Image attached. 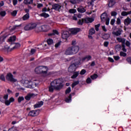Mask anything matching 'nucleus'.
Listing matches in <instances>:
<instances>
[{
	"label": "nucleus",
	"instance_id": "61",
	"mask_svg": "<svg viewBox=\"0 0 131 131\" xmlns=\"http://www.w3.org/2000/svg\"><path fill=\"white\" fill-rule=\"evenodd\" d=\"M121 15L123 16H125L128 15L127 14V12H125V11H123L121 13Z\"/></svg>",
	"mask_w": 131,
	"mask_h": 131
},
{
	"label": "nucleus",
	"instance_id": "35",
	"mask_svg": "<svg viewBox=\"0 0 131 131\" xmlns=\"http://www.w3.org/2000/svg\"><path fill=\"white\" fill-rule=\"evenodd\" d=\"M84 22H85V19L82 18V20L79 19V21H78V25H82Z\"/></svg>",
	"mask_w": 131,
	"mask_h": 131
},
{
	"label": "nucleus",
	"instance_id": "9",
	"mask_svg": "<svg viewBox=\"0 0 131 131\" xmlns=\"http://www.w3.org/2000/svg\"><path fill=\"white\" fill-rule=\"evenodd\" d=\"M70 33L68 31H64L63 32L61 35L62 39L67 40V39L70 37Z\"/></svg>",
	"mask_w": 131,
	"mask_h": 131
},
{
	"label": "nucleus",
	"instance_id": "2",
	"mask_svg": "<svg viewBox=\"0 0 131 131\" xmlns=\"http://www.w3.org/2000/svg\"><path fill=\"white\" fill-rule=\"evenodd\" d=\"M79 65H81V59H75V62L70 64L68 71L70 73H73L76 71Z\"/></svg>",
	"mask_w": 131,
	"mask_h": 131
},
{
	"label": "nucleus",
	"instance_id": "37",
	"mask_svg": "<svg viewBox=\"0 0 131 131\" xmlns=\"http://www.w3.org/2000/svg\"><path fill=\"white\" fill-rule=\"evenodd\" d=\"M79 84V81L78 80L77 81L74 82L72 84V88H74L76 85H78Z\"/></svg>",
	"mask_w": 131,
	"mask_h": 131
},
{
	"label": "nucleus",
	"instance_id": "21",
	"mask_svg": "<svg viewBox=\"0 0 131 131\" xmlns=\"http://www.w3.org/2000/svg\"><path fill=\"white\" fill-rule=\"evenodd\" d=\"M34 0H24V4L25 5H31L33 4Z\"/></svg>",
	"mask_w": 131,
	"mask_h": 131
},
{
	"label": "nucleus",
	"instance_id": "39",
	"mask_svg": "<svg viewBox=\"0 0 131 131\" xmlns=\"http://www.w3.org/2000/svg\"><path fill=\"white\" fill-rule=\"evenodd\" d=\"M120 55L121 57H125L126 56L127 54H126V53L123 52V51H121V52H120Z\"/></svg>",
	"mask_w": 131,
	"mask_h": 131
},
{
	"label": "nucleus",
	"instance_id": "7",
	"mask_svg": "<svg viewBox=\"0 0 131 131\" xmlns=\"http://www.w3.org/2000/svg\"><path fill=\"white\" fill-rule=\"evenodd\" d=\"M40 112V110H32L28 113V116L30 117H35L39 115Z\"/></svg>",
	"mask_w": 131,
	"mask_h": 131
},
{
	"label": "nucleus",
	"instance_id": "20",
	"mask_svg": "<svg viewBox=\"0 0 131 131\" xmlns=\"http://www.w3.org/2000/svg\"><path fill=\"white\" fill-rule=\"evenodd\" d=\"M124 23L125 26H128L131 23V19L128 17L124 20Z\"/></svg>",
	"mask_w": 131,
	"mask_h": 131
},
{
	"label": "nucleus",
	"instance_id": "26",
	"mask_svg": "<svg viewBox=\"0 0 131 131\" xmlns=\"http://www.w3.org/2000/svg\"><path fill=\"white\" fill-rule=\"evenodd\" d=\"M55 34H56L57 35H58V34H59L58 31L56 30H53V33H49L48 34V35H49V36H52V35H55Z\"/></svg>",
	"mask_w": 131,
	"mask_h": 131
},
{
	"label": "nucleus",
	"instance_id": "55",
	"mask_svg": "<svg viewBox=\"0 0 131 131\" xmlns=\"http://www.w3.org/2000/svg\"><path fill=\"white\" fill-rule=\"evenodd\" d=\"M121 48V45H117L115 46V49H117L118 51H119Z\"/></svg>",
	"mask_w": 131,
	"mask_h": 131
},
{
	"label": "nucleus",
	"instance_id": "32",
	"mask_svg": "<svg viewBox=\"0 0 131 131\" xmlns=\"http://www.w3.org/2000/svg\"><path fill=\"white\" fill-rule=\"evenodd\" d=\"M96 31L94 28H91L89 30V34L91 35H93V34H95Z\"/></svg>",
	"mask_w": 131,
	"mask_h": 131
},
{
	"label": "nucleus",
	"instance_id": "14",
	"mask_svg": "<svg viewBox=\"0 0 131 131\" xmlns=\"http://www.w3.org/2000/svg\"><path fill=\"white\" fill-rule=\"evenodd\" d=\"M43 105V101H40L39 102H38L37 103H36L35 104H34L33 106L34 108H40Z\"/></svg>",
	"mask_w": 131,
	"mask_h": 131
},
{
	"label": "nucleus",
	"instance_id": "52",
	"mask_svg": "<svg viewBox=\"0 0 131 131\" xmlns=\"http://www.w3.org/2000/svg\"><path fill=\"white\" fill-rule=\"evenodd\" d=\"M61 42V41H58V42H57V43L55 44V48H58V47L60 46Z\"/></svg>",
	"mask_w": 131,
	"mask_h": 131
},
{
	"label": "nucleus",
	"instance_id": "29",
	"mask_svg": "<svg viewBox=\"0 0 131 131\" xmlns=\"http://www.w3.org/2000/svg\"><path fill=\"white\" fill-rule=\"evenodd\" d=\"M25 100V98L23 96H19L17 98V102L18 103H20L22 101Z\"/></svg>",
	"mask_w": 131,
	"mask_h": 131
},
{
	"label": "nucleus",
	"instance_id": "1",
	"mask_svg": "<svg viewBox=\"0 0 131 131\" xmlns=\"http://www.w3.org/2000/svg\"><path fill=\"white\" fill-rule=\"evenodd\" d=\"M63 87V81L61 78L54 79L50 83L49 86L50 93H53L54 90L59 91Z\"/></svg>",
	"mask_w": 131,
	"mask_h": 131
},
{
	"label": "nucleus",
	"instance_id": "43",
	"mask_svg": "<svg viewBox=\"0 0 131 131\" xmlns=\"http://www.w3.org/2000/svg\"><path fill=\"white\" fill-rule=\"evenodd\" d=\"M71 92V88L69 87L66 91V94L67 95L68 94H70Z\"/></svg>",
	"mask_w": 131,
	"mask_h": 131
},
{
	"label": "nucleus",
	"instance_id": "12",
	"mask_svg": "<svg viewBox=\"0 0 131 131\" xmlns=\"http://www.w3.org/2000/svg\"><path fill=\"white\" fill-rule=\"evenodd\" d=\"M92 56L89 55H86L84 57H83L81 59H80V61L84 62V61H90L92 59Z\"/></svg>",
	"mask_w": 131,
	"mask_h": 131
},
{
	"label": "nucleus",
	"instance_id": "34",
	"mask_svg": "<svg viewBox=\"0 0 131 131\" xmlns=\"http://www.w3.org/2000/svg\"><path fill=\"white\" fill-rule=\"evenodd\" d=\"M113 34H114V35H116V36H119V35H121V32L120 30L116 32H113Z\"/></svg>",
	"mask_w": 131,
	"mask_h": 131
},
{
	"label": "nucleus",
	"instance_id": "15",
	"mask_svg": "<svg viewBox=\"0 0 131 131\" xmlns=\"http://www.w3.org/2000/svg\"><path fill=\"white\" fill-rule=\"evenodd\" d=\"M65 54L66 55H71L73 54V52H72V48H71V47L68 48L66 50V51L65 52Z\"/></svg>",
	"mask_w": 131,
	"mask_h": 131
},
{
	"label": "nucleus",
	"instance_id": "11",
	"mask_svg": "<svg viewBox=\"0 0 131 131\" xmlns=\"http://www.w3.org/2000/svg\"><path fill=\"white\" fill-rule=\"evenodd\" d=\"M41 31L42 32H48L49 30L50 29V27L49 26V25H44L40 27Z\"/></svg>",
	"mask_w": 131,
	"mask_h": 131
},
{
	"label": "nucleus",
	"instance_id": "54",
	"mask_svg": "<svg viewBox=\"0 0 131 131\" xmlns=\"http://www.w3.org/2000/svg\"><path fill=\"white\" fill-rule=\"evenodd\" d=\"M17 14V11L14 10L12 11V13H11L12 15L13 16H15Z\"/></svg>",
	"mask_w": 131,
	"mask_h": 131
},
{
	"label": "nucleus",
	"instance_id": "22",
	"mask_svg": "<svg viewBox=\"0 0 131 131\" xmlns=\"http://www.w3.org/2000/svg\"><path fill=\"white\" fill-rule=\"evenodd\" d=\"M116 4L115 0H110L108 2V7L112 8Z\"/></svg>",
	"mask_w": 131,
	"mask_h": 131
},
{
	"label": "nucleus",
	"instance_id": "10",
	"mask_svg": "<svg viewBox=\"0 0 131 131\" xmlns=\"http://www.w3.org/2000/svg\"><path fill=\"white\" fill-rule=\"evenodd\" d=\"M71 47L73 54H77L79 51V47L78 46H73Z\"/></svg>",
	"mask_w": 131,
	"mask_h": 131
},
{
	"label": "nucleus",
	"instance_id": "40",
	"mask_svg": "<svg viewBox=\"0 0 131 131\" xmlns=\"http://www.w3.org/2000/svg\"><path fill=\"white\" fill-rule=\"evenodd\" d=\"M102 38H103L104 40H107V39L109 38V36H108V34H104L103 35Z\"/></svg>",
	"mask_w": 131,
	"mask_h": 131
},
{
	"label": "nucleus",
	"instance_id": "45",
	"mask_svg": "<svg viewBox=\"0 0 131 131\" xmlns=\"http://www.w3.org/2000/svg\"><path fill=\"white\" fill-rule=\"evenodd\" d=\"M86 73V71L85 70H84V69H82L81 71H80V75H84L85 73Z\"/></svg>",
	"mask_w": 131,
	"mask_h": 131
},
{
	"label": "nucleus",
	"instance_id": "48",
	"mask_svg": "<svg viewBox=\"0 0 131 131\" xmlns=\"http://www.w3.org/2000/svg\"><path fill=\"white\" fill-rule=\"evenodd\" d=\"M100 26V24L95 26V30H96V31H99Z\"/></svg>",
	"mask_w": 131,
	"mask_h": 131
},
{
	"label": "nucleus",
	"instance_id": "58",
	"mask_svg": "<svg viewBox=\"0 0 131 131\" xmlns=\"http://www.w3.org/2000/svg\"><path fill=\"white\" fill-rule=\"evenodd\" d=\"M113 57L116 61H118L120 59V57L119 56H113Z\"/></svg>",
	"mask_w": 131,
	"mask_h": 131
},
{
	"label": "nucleus",
	"instance_id": "59",
	"mask_svg": "<svg viewBox=\"0 0 131 131\" xmlns=\"http://www.w3.org/2000/svg\"><path fill=\"white\" fill-rule=\"evenodd\" d=\"M9 100L10 102V103H13L15 101V99L13 97L10 98Z\"/></svg>",
	"mask_w": 131,
	"mask_h": 131
},
{
	"label": "nucleus",
	"instance_id": "25",
	"mask_svg": "<svg viewBox=\"0 0 131 131\" xmlns=\"http://www.w3.org/2000/svg\"><path fill=\"white\" fill-rule=\"evenodd\" d=\"M79 75V72H74L73 75L71 77L72 79H75L76 78L78 75Z\"/></svg>",
	"mask_w": 131,
	"mask_h": 131
},
{
	"label": "nucleus",
	"instance_id": "3",
	"mask_svg": "<svg viewBox=\"0 0 131 131\" xmlns=\"http://www.w3.org/2000/svg\"><path fill=\"white\" fill-rule=\"evenodd\" d=\"M48 70L49 69L47 67L41 66V67L36 68L34 72L37 74H47L48 73Z\"/></svg>",
	"mask_w": 131,
	"mask_h": 131
},
{
	"label": "nucleus",
	"instance_id": "41",
	"mask_svg": "<svg viewBox=\"0 0 131 131\" xmlns=\"http://www.w3.org/2000/svg\"><path fill=\"white\" fill-rule=\"evenodd\" d=\"M76 12V10L74 9H71L69 10V13L72 14H75Z\"/></svg>",
	"mask_w": 131,
	"mask_h": 131
},
{
	"label": "nucleus",
	"instance_id": "60",
	"mask_svg": "<svg viewBox=\"0 0 131 131\" xmlns=\"http://www.w3.org/2000/svg\"><path fill=\"white\" fill-rule=\"evenodd\" d=\"M12 3L13 4V6H16L18 3L17 0H12Z\"/></svg>",
	"mask_w": 131,
	"mask_h": 131
},
{
	"label": "nucleus",
	"instance_id": "63",
	"mask_svg": "<svg viewBox=\"0 0 131 131\" xmlns=\"http://www.w3.org/2000/svg\"><path fill=\"white\" fill-rule=\"evenodd\" d=\"M115 23V19H112L111 20L110 24H111V25H114Z\"/></svg>",
	"mask_w": 131,
	"mask_h": 131
},
{
	"label": "nucleus",
	"instance_id": "42",
	"mask_svg": "<svg viewBox=\"0 0 131 131\" xmlns=\"http://www.w3.org/2000/svg\"><path fill=\"white\" fill-rule=\"evenodd\" d=\"M126 61L131 65V56H128L126 59Z\"/></svg>",
	"mask_w": 131,
	"mask_h": 131
},
{
	"label": "nucleus",
	"instance_id": "50",
	"mask_svg": "<svg viewBox=\"0 0 131 131\" xmlns=\"http://www.w3.org/2000/svg\"><path fill=\"white\" fill-rule=\"evenodd\" d=\"M36 52V50L35 49H31L30 51V53L32 55L34 54Z\"/></svg>",
	"mask_w": 131,
	"mask_h": 131
},
{
	"label": "nucleus",
	"instance_id": "17",
	"mask_svg": "<svg viewBox=\"0 0 131 131\" xmlns=\"http://www.w3.org/2000/svg\"><path fill=\"white\" fill-rule=\"evenodd\" d=\"M117 40L119 42V43H122V45L125 44V41L126 39L124 38H121V37H117Z\"/></svg>",
	"mask_w": 131,
	"mask_h": 131
},
{
	"label": "nucleus",
	"instance_id": "47",
	"mask_svg": "<svg viewBox=\"0 0 131 131\" xmlns=\"http://www.w3.org/2000/svg\"><path fill=\"white\" fill-rule=\"evenodd\" d=\"M104 21H105V25L108 26L110 23V18H109V17L107 18Z\"/></svg>",
	"mask_w": 131,
	"mask_h": 131
},
{
	"label": "nucleus",
	"instance_id": "31",
	"mask_svg": "<svg viewBox=\"0 0 131 131\" xmlns=\"http://www.w3.org/2000/svg\"><path fill=\"white\" fill-rule=\"evenodd\" d=\"M71 96V95H69L68 97H67L65 99V101L66 102V103H69L72 101V98Z\"/></svg>",
	"mask_w": 131,
	"mask_h": 131
},
{
	"label": "nucleus",
	"instance_id": "28",
	"mask_svg": "<svg viewBox=\"0 0 131 131\" xmlns=\"http://www.w3.org/2000/svg\"><path fill=\"white\" fill-rule=\"evenodd\" d=\"M80 0H70L69 1V2L73 5L78 4L80 3Z\"/></svg>",
	"mask_w": 131,
	"mask_h": 131
},
{
	"label": "nucleus",
	"instance_id": "56",
	"mask_svg": "<svg viewBox=\"0 0 131 131\" xmlns=\"http://www.w3.org/2000/svg\"><path fill=\"white\" fill-rule=\"evenodd\" d=\"M104 47H108V46L109 45V42L108 41H104L103 43Z\"/></svg>",
	"mask_w": 131,
	"mask_h": 131
},
{
	"label": "nucleus",
	"instance_id": "18",
	"mask_svg": "<svg viewBox=\"0 0 131 131\" xmlns=\"http://www.w3.org/2000/svg\"><path fill=\"white\" fill-rule=\"evenodd\" d=\"M107 16L108 15H107V13H106L105 12L102 13L100 16L101 21H104L106 19H107V18H108L107 17Z\"/></svg>",
	"mask_w": 131,
	"mask_h": 131
},
{
	"label": "nucleus",
	"instance_id": "8",
	"mask_svg": "<svg viewBox=\"0 0 131 131\" xmlns=\"http://www.w3.org/2000/svg\"><path fill=\"white\" fill-rule=\"evenodd\" d=\"M61 8V6H60V4H58V3H55L54 4H53L51 9L59 12Z\"/></svg>",
	"mask_w": 131,
	"mask_h": 131
},
{
	"label": "nucleus",
	"instance_id": "44",
	"mask_svg": "<svg viewBox=\"0 0 131 131\" xmlns=\"http://www.w3.org/2000/svg\"><path fill=\"white\" fill-rule=\"evenodd\" d=\"M125 44H123L122 45V50L124 52H127V49L125 48Z\"/></svg>",
	"mask_w": 131,
	"mask_h": 131
},
{
	"label": "nucleus",
	"instance_id": "30",
	"mask_svg": "<svg viewBox=\"0 0 131 131\" xmlns=\"http://www.w3.org/2000/svg\"><path fill=\"white\" fill-rule=\"evenodd\" d=\"M30 18V14H26L23 16V20H27Z\"/></svg>",
	"mask_w": 131,
	"mask_h": 131
},
{
	"label": "nucleus",
	"instance_id": "23",
	"mask_svg": "<svg viewBox=\"0 0 131 131\" xmlns=\"http://www.w3.org/2000/svg\"><path fill=\"white\" fill-rule=\"evenodd\" d=\"M16 39V36L13 35L11 36L10 38L8 39L9 42H12L13 41H15Z\"/></svg>",
	"mask_w": 131,
	"mask_h": 131
},
{
	"label": "nucleus",
	"instance_id": "38",
	"mask_svg": "<svg viewBox=\"0 0 131 131\" xmlns=\"http://www.w3.org/2000/svg\"><path fill=\"white\" fill-rule=\"evenodd\" d=\"M47 43L49 46H50L53 43V40L52 39H48L47 40Z\"/></svg>",
	"mask_w": 131,
	"mask_h": 131
},
{
	"label": "nucleus",
	"instance_id": "6",
	"mask_svg": "<svg viewBox=\"0 0 131 131\" xmlns=\"http://www.w3.org/2000/svg\"><path fill=\"white\" fill-rule=\"evenodd\" d=\"M6 78L8 81H10L12 83L16 82L17 81L16 79L14 78L13 75L11 73H9L7 74Z\"/></svg>",
	"mask_w": 131,
	"mask_h": 131
},
{
	"label": "nucleus",
	"instance_id": "46",
	"mask_svg": "<svg viewBox=\"0 0 131 131\" xmlns=\"http://www.w3.org/2000/svg\"><path fill=\"white\" fill-rule=\"evenodd\" d=\"M6 15V11H1L0 12V15L2 17H4L5 16V15Z\"/></svg>",
	"mask_w": 131,
	"mask_h": 131
},
{
	"label": "nucleus",
	"instance_id": "51",
	"mask_svg": "<svg viewBox=\"0 0 131 131\" xmlns=\"http://www.w3.org/2000/svg\"><path fill=\"white\" fill-rule=\"evenodd\" d=\"M5 103L6 105L9 106L11 104V102H10L9 100H6L5 101Z\"/></svg>",
	"mask_w": 131,
	"mask_h": 131
},
{
	"label": "nucleus",
	"instance_id": "13",
	"mask_svg": "<svg viewBox=\"0 0 131 131\" xmlns=\"http://www.w3.org/2000/svg\"><path fill=\"white\" fill-rule=\"evenodd\" d=\"M81 29L79 28H72L71 29L70 31L72 34H77V33H78V32L81 31Z\"/></svg>",
	"mask_w": 131,
	"mask_h": 131
},
{
	"label": "nucleus",
	"instance_id": "57",
	"mask_svg": "<svg viewBox=\"0 0 131 131\" xmlns=\"http://www.w3.org/2000/svg\"><path fill=\"white\" fill-rule=\"evenodd\" d=\"M108 60L110 62L113 63L114 62V60L113 59V58L108 57Z\"/></svg>",
	"mask_w": 131,
	"mask_h": 131
},
{
	"label": "nucleus",
	"instance_id": "64",
	"mask_svg": "<svg viewBox=\"0 0 131 131\" xmlns=\"http://www.w3.org/2000/svg\"><path fill=\"white\" fill-rule=\"evenodd\" d=\"M116 23L117 25H120L121 24V20L120 18H117Z\"/></svg>",
	"mask_w": 131,
	"mask_h": 131
},
{
	"label": "nucleus",
	"instance_id": "5",
	"mask_svg": "<svg viewBox=\"0 0 131 131\" xmlns=\"http://www.w3.org/2000/svg\"><path fill=\"white\" fill-rule=\"evenodd\" d=\"M24 85L26 87L30 89H34L36 86V84L35 82L29 80H25L24 81Z\"/></svg>",
	"mask_w": 131,
	"mask_h": 131
},
{
	"label": "nucleus",
	"instance_id": "53",
	"mask_svg": "<svg viewBox=\"0 0 131 131\" xmlns=\"http://www.w3.org/2000/svg\"><path fill=\"white\" fill-rule=\"evenodd\" d=\"M0 79L2 81H6V79H5V77L4 76V75H1L0 76Z\"/></svg>",
	"mask_w": 131,
	"mask_h": 131
},
{
	"label": "nucleus",
	"instance_id": "24",
	"mask_svg": "<svg viewBox=\"0 0 131 131\" xmlns=\"http://www.w3.org/2000/svg\"><path fill=\"white\" fill-rule=\"evenodd\" d=\"M77 10H78V12H79V13H84L86 11V10L82 7L78 8Z\"/></svg>",
	"mask_w": 131,
	"mask_h": 131
},
{
	"label": "nucleus",
	"instance_id": "4",
	"mask_svg": "<svg viewBox=\"0 0 131 131\" xmlns=\"http://www.w3.org/2000/svg\"><path fill=\"white\" fill-rule=\"evenodd\" d=\"M37 26V24L31 23L25 25L24 29L25 31H30V30L35 29Z\"/></svg>",
	"mask_w": 131,
	"mask_h": 131
},
{
	"label": "nucleus",
	"instance_id": "62",
	"mask_svg": "<svg viewBox=\"0 0 131 131\" xmlns=\"http://www.w3.org/2000/svg\"><path fill=\"white\" fill-rule=\"evenodd\" d=\"M117 13L115 11H113L111 12V15L112 16H116L117 15Z\"/></svg>",
	"mask_w": 131,
	"mask_h": 131
},
{
	"label": "nucleus",
	"instance_id": "19",
	"mask_svg": "<svg viewBox=\"0 0 131 131\" xmlns=\"http://www.w3.org/2000/svg\"><path fill=\"white\" fill-rule=\"evenodd\" d=\"M94 21V19L92 17H88L87 18L84 19V23L86 24H88L89 23H92Z\"/></svg>",
	"mask_w": 131,
	"mask_h": 131
},
{
	"label": "nucleus",
	"instance_id": "27",
	"mask_svg": "<svg viewBox=\"0 0 131 131\" xmlns=\"http://www.w3.org/2000/svg\"><path fill=\"white\" fill-rule=\"evenodd\" d=\"M40 17H43L45 18H47L50 16L49 14L48 13H46V12H43L40 14L39 15Z\"/></svg>",
	"mask_w": 131,
	"mask_h": 131
},
{
	"label": "nucleus",
	"instance_id": "49",
	"mask_svg": "<svg viewBox=\"0 0 131 131\" xmlns=\"http://www.w3.org/2000/svg\"><path fill=\"white\" fill-rule=\"evenodd\" d=\"M92 79H91V78H90V77H88L87 79H86V82L87 83H88V84H90V83H91V82H92Z\"/></svg>",
	"mask_w": 131,
	"mask_h": 131
},
{
	"label": "nucleus",
	"instance_id": "33",
	"mask_svg": "<svg viewBox=\"0 0 131 131\" xmlns=\"http://www.w3.org/2000/svg\"><path fill=\"white\" fill-rule=\"evenodd\" d=\"M21 46L20 44L19 43H15V46H14V47H13L12 48V50H14L15 49H18L19 48H20Z\"/></svg>",
	"mask_w": 131,
	"mask_h": 131
},
{
	"label": "nucleus",
	"instance_id": "16",
	"mask_svg": "<svg viewBox=\"0 0 131 131\" xmlns=\"http://www.w3.org/2000/svg\"><path fill=\"white\" fill-rule=\"evenodd\" d=\"M33 96H34V94H32V93L28 94L27 96L25 97V99L27 101H30L31 99L33 97Z\"/></svg>",
	"mask_w": 131,
	"mask_h": 131
},
{
	"label": "nucleus",
	"instance_id": "36",
	"mask_svg": "<svg viewBox=\"0 0 131 131\" xmlns=\"http://www.w3.org/2000/svg\"><path fill=\"white\" fill-rule=\"evenodd\" d=\"M90 77L92 80H95L98 77V75L96 74H94L93 75H91Z\"/></svg>",
	"mask_w": 131,
	"mask_h": 131
}]
</instances>
